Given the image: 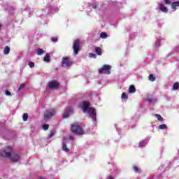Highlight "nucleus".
<instances>
[{
  "instance_id": "nucleus-1",
  "label": "nucleus",
  "mask_w": 179,
  "mask_h": 179,
  "mask_svg": "<svg viewBox=\"0 0 179 179\" xmlns=\"http://www.w3.org/2000/svg\"><path fill=\"white\" fill-rule=\"evenodd\" d=\"M13 150L10 147H6L3 150L0 152L1 157L9 159L10 162L16 163L20 159V156L17 154L12 153Z\"/></svg>"
},
{
  "instance_id": "nucleus-2",
  "label": "nucleus",
  "mask_w": 179,
  "mask_h": 179,
  "mask_svg": "<svg viewBox=\"0 0 179 179\" xmlns=\"http://www.w3.org/2000/svg\"><path fill=\"white\" fill-rule=\"evenodd\" d=\"M71 131L74 135H85V130L78 123H73L71 125Z\"/></svg>"
},
{
  "instance_id": "nucleus-3",
  "label": "nucleus",
  "mask_w": 179,
  "mask_h": 179,
  "mask_svg": "<svg viewBox=\"0 0 179 179\" xmlns=\"http://www.w3.org/2000/svg\"><path fill=\"white\" fill-rule=\"evenodd\" d=\"M99 73L101 75H110V73H111V66L104 64L102 68L99 69Z\"/></svg>"
},
{
  "instance_id": "nucleus-4",
  "label": "nucleus",
  "mask_w": 179,
  "mask_h": 179,
  "mask_svg": "<svg viewBox=\"0 0 179 179\" xmlns=\"http://www.w3.org/2000/svg\"><path fill=\"white\" fill-rule=\"evenodd\" d=\"M62 66L63 68H67V69H69L71 66H72V61H71V59L69 57H63L62 58Z\"/></svg>"
},
{
  "instance_id": "nucleus-5",
  "label": "nucleus",
  "mask_w": 179,
  "mask_h": 179,
  "mask_svg": "<svg viewBox=\"0 0 179 179\" xmlns=\"http://www.w3.org/2000/svg\"><path fill=\"white\" fill-rule=\"evenodd\" d=\"M73 49L75 55H78V54H79V51H80V40L76 39L74 41Z\"/></svg>"
},
{
  "instance_id": "nucleus-6",
  "label": "nucleus",
  "mask_w": 179,
  "mask_h": 179,
  "mask_svg": "<svg viewBox=\"0 0 179 179\" xmlns=\"http://www.w3.org/2000/svg\"><path fill=\"white\" fill-rule=\"evenodd\" d=\"M55 114L56 112L54 109L45 110L44 113V120H50V118H51V117H54Z\"/></svg>"
},
{
  "instance_id": "nucleus-7",
  "label": "nucleus",
  "mask_w": 179,
  "mask_h": 179,
  "mask_svg": "<svg viewBox=\"0 0 179 179\" xmlns=\"http://www.w3.org/2000/svg\"><path fill=\"white\" fill-rule=\"evenodd\" d=\"M87 112L88 113L90 117L96 121V109L94 108L90 107Z\"/></svg>"
},
{
  "instance_id": "nucleus-8",
  "label": "nucleus",
  "mask_w": 179,
  "mask_h": 179,
  "mask_svg": "<svg viewBox=\"0 0 179 179\" xmlns=\"http://www.w3.org/2000/svg\"><path fill=\"white\" fill-rule=\"evenodd\" d=\"M59 83L57 80H52L48 83L49 89H58Z\"/></svg>"
},
{
  "instance_id": "nucleus-9",
  "label": "nucleus",
  "mask_w": 179,
  "mask_h": 179,
  "mask_svg": "<svg viewBox=\"0 0 179 179\" xmlns=\"http://www.w3.org/2000/svg\"><path fill=\"white\" fill-rule=\"evenodd\" d=\"M90 106V103H89V102L87 101L83 102L82 108L84 113H86V111H87L89 108H90V107H89Z\"/></svg>"
},
{
  "instance_id": "nucleus-10",
  "label": "nucleus",
  "mask_w": 179,
  "mask_h": 179,
  "mask_svg": "<svg viewBox=\"0 0 179 179\" xmlns=\"http://www.w3.org/2000/svg\"><path fill=\"white\" fill-rule=\"evenodd\" d=\"M159 8L164 13H167L169 12V9H167V7H166V6L162 3L159 4Z\"/></svg>"
},
{
  "instance_id": "nucleus-11",
  "label": "nucleus",
  "mask_w": 179,
  "mask_h": 179,
  "mask_svg": "<svg viewBox=\"0 0 179 179\" xmlns=\"http://www.w3.org/2000/svg\"><path fill=\"white\" fill-rule=\"evenodd\" d=\"M73 111V109L72 108H69L66 113L63 114V118H68L69 115H71V113Z\"/></svg>"
},
{
  "instance_id": "nucleus-12",
  "label": "nucleus",
  "mask_w": 179,
  "mask_h": 179,
  "mask_svg": "<svg viewBox=\"0 0 179 179\" xmlns=\"http://www.w3.org/2000/svg\"><path fill=\"white\" fill-rule=\"evenodd\" d=\"M179 6V1H173L171 3V9H173L174 11L177 10V8Z\"/></svg>"
},
{
  "instance_id": "nucleus-13",
  "label": "nucleus",
  "mask_w": 179,
  "mask_h": 179,
  "mask_svg": "<svg viewBox=\"0 0 179 179\" xmlns=\"http://www.w3.org/2000/svg\"><path fill=\"white\" fill-rule=\"evenodd\" d=\"M136 92V88H135V85H130L129 87V93H135Z\"/></svg>"
},
{
  "instance_id": "nucleus-14",
  "label": "nucleus",
  "mask_w": 179,
  "mask_h": 179,
  "mask_svg": "<svg viewBox=\"0 0 179 179\" xmlns=\"http://www.w3.org/2000/svg\"><path fill=\"white\" fill-rule=\"evenodd\" d=\"M9 52H10V48H9V46H6L4 48L3 54H5L6 55H8Z\"/></svg>"
},
{
  "instance_id": "nucleus-15",
  "label": "nucleus",
  "mask_w": 179,
  "mask_h": 179,
  "mask_svg": "<svg viewBox=\"0 0 179 179\" xmlns=\"http://www.w3.org/2000/svg\"><path fill=\"white\" fill-rule=\"evenodd\" d=\"M62 150L66 152V153H68V152H69V149L68 148L66 143L65 142H63V147H62Z\"/></svg>"
},
{
  "instance_id": "nucleus-16",
  "label": "nucleus",
  "mask_w": 179,
  "mask_h": 179,
  "mask_svg": "<svg viewBox=\"0 0 179 179\" xmlns=\"http://www.w3.org/2000/svg\"><path fill=\"white\" fill-rule=\"evenodd\" d=\"M95 52L97 54V55H101V48L100 47H96Z\"/></svg>"
},
{
  "instance_id": "nucleus-17",
  "label": "nucleus",
  "mask_w": 179,
  "mask_h": 179,
  "mask_svg": "<svg viewBox=\"0 0 179 179\" xmlns=\"http://www.w3.org/2000/svg\"><path fill=\"white\" fill-rule=\"evenodd\" d=\"M148 78L151 82H155L156 80V77H155L153 74H150Z\"/></svg>"
},
{
  "instance_id": "nucleus-18",
  "label": "nucleus",
  "mask_w": 179,
  "mask_h": 179,
  "mask_svg": "<svg viewBox=\"0 0 179 179\" xmlns=\"http://www.w3.org/2000/svg\"><path fill=\"white\" fill-rule=\"evenodd\" d=\"M100 37H101V38H107V37H108L107 33L101 32L100 34Z\"/></svg>"
},
{
  "instance_id": "nucleus-19",
  "label": "nucleus",
  "mask_w": 179,
  "mask_h": 179,
  "mask_svg": "<svg viewBox=\"0 0 179 179\" xmlns=\"http://www.w3.org/2000/svg\"><path fill=\"white\" fill-rule=\"evenodd\" d=\"M179 84L178 82L175 83L173 86V90H178Z\"/></svg>"
},
{
  "instance_id": "nucleus-20",
  "label": "nucleus",
  "mask_w": 179,
  "mask_h": 179,
  "mask_svg": "<svg viewBox=\"0 0 179 179\" xmlns=\"http://www.w3.org/2000/svg\"><path fill=\"white\" fill-rule=\"evenodd\" d=\"M37 54L38 55H43V54H44V50H43L41 48H38L37 50Z\"/></svg>"
},
{
  "instance_id": "nucleus-21",
  "label": "nucleus",
  "mask_w": 179,
  "mask_h": 179,
  "mask_svg": "<svg viewBox=\"0 0 179 179\" xmlns=\"http://www.w3.org/2000/svg\"><path fill=\"white\" fill-rule=\"evenodd\" d=\"M23 121H27V118H29V114L24 113L22 115Z\"/></svg>"
},
{
  "instance_id": "nucleus-22",
  "label": "nucleus",
  "mask_w": 179,
  "mask_h": 179,
  "mask_svg": "<svg viewBox=\"0 0 179 179\" xmlns=\"http://www.w3.org/2000/svg\"><path fill=\"white\" fill-rule=\"evenodd\" d=\"M43 61H45V62H49L50 61V55H46L44 58H43Z\"/></svg>"
},
{
  "instance_id": "nucleus-23",
  "label": "nucleus",
  "mask_w": 179,
  "mask_h": 179,
  "mask_svg": "<svg viewBox=\"0 0 179 179\" xmlns=\"http://www.w3.org/2000/svg\"><path fill=\"white\" fill-rule=\"evenodd\" d=\"M49 128H50V125H48V124H44L43 125V129H44V131L48 130Z\"/></svg>"
},
{
  "instance_id": "nucleus-24",
  "label": "nucleus",
  "mask_w": 179,
  "mask_h": 179,
  "mask_svg": "<svg viewBox=\"0 0 179 179\" xmlns=\"http://www.w3.org/2000/svg\"><path fill=\"white\" fill-rule=\"evenodd\" d=\"M155 117L157 118L158 121H163V117H162V115L155 114Z\"/></svg>"
},
{
  "instance_id": "nucleus-25",
  "label": "nucleus",
  "mask_w": 179,
  "mask_h": 179,
  "mask_svg": "<svg viewBox=\"0 0 179 179\" xmlns=\"http://www.w3.org/2000/svg\"><path fill=\"white\" fill-rule=\"evenodd\" d=\"M25 86H26V84H24V83L21 84L18 88V92H20V90H22V89H24Z\"/></svg>"
},
{
  "instance_id": "nucleus-26",
  "label": "nucleus",
  "mask_w": 179,
  "mask_h": 179,
  "mask_svg": "<svg viewBox=\"0 0 179 179\" xmlns=\"http://www.w3.org/2000/svg\"><path fill=\"white\" fill-rule=\"evenodd\" d=\"M159 129H166L167 128V125H166V124H160V125L159 126Z\"/></svg>"
},
{
  "instance_id": "nucleus-27",
  "label": "nucleus",
  "mask_w": 179,
  "mask_h": 179,
  "mask_svg": "<svg viewBox=\"0 0 179 179\" xmlns=\"http://www.w3.org/2000/svg\"><path fill=\"white\" fill-rule=\"evenodd\" d=\"M122 99L127 100L128 99V94H125V93H122Z\"/></svg>"
},
{
  "instance_id": "nucleus-28",
  "label": "nucleus",
  "mask_w": 179,
  "mask_h": 179,
  "mask_svg": "<svg viewBox=\"0 0 179 179\" xmlns=\"http://www.w3.org/2000/svg\"><path fill=\"white\" fill-rule=\"evenodd\" d=\"M89 57H90V58H94V59L97 58V55H96V54H93V53H90Z\"/></svg>"
},
{
  "instance_id": "nucleus-29",
  "label": "nucleus",
  "mask_w": 179,
  "mask_h": 179,
  "mask_svg": "<svg viewBox=\"0 0 179 179\" xmlns=\"http://www.w3.org/2000/svg\"><path fill=\"white\" fill-rule=\"evenodd\" d=\"M55 135V130H52L50 134H49V138H52Z\"/></svg>"
},
{
  "instance_id": "nucleus-30",
  "label": "nucleus",
  "mask_w": 179,
  "mask_h": 179,
  "mask_svg": "<svg viewBox=\"0 0 179 179\" xmlns=\"http://www.w3.org/2000/svg\"><path fill=\"white\" fill-rule=\"evenodd\" d=\"M133 169L134 170V171H135L136 173H139V168H138V166H133Z\"/></svg>"
},
{
  "instance_id": "nucleus-31",
  "label": "nucleus",
  "mask_w": 179,
  "mask_h": 179,
  "mask_svg": "<svg viewBox=\"0 0 179 179\" xmlns=\"http://www.w3.org/2000/svg\"><path fill=\"white\" fill-rule=\"evenodd\" d=\"M29 66L31 67V68H34V62H30L29 64H28Z\"/></svg>"
},
{
  "instance_id": "nucleus-32",
  "label": "nucleus",
  "mask_w": 179,
  "mask_h": 179,
  "mask_svg": "<svg viewBox=\"0 0 179 179\" xmlns=\"http://www.w3.org/2000/svg\"><path fill=\"white\" fill-rule=\"evenodd\" d=\"M5 95L6 96H12V94L8 90L5 91Z\"/></svg>"
},
{
  "instance_id": "nucleus-33",
  "label": "nucleus",
  "mask_w": 179,
  "mask_h": 179,
  "mask_svg": "<svg viewBox=\"0 0 179 179\" xmlns=\"http://www.w3.org/2000/svg\"><path fill=\"white\" fill-rule=\"evenodd\" d=\"M165 5H170L171 3V1L170 0H164Z\"/></svg>"
},
{
  "instance_id": "nucleus-34",
  "label": "nucleus",
  "mask_w": 179,
  "mask_h": 179,
  "mask_svg": "<svg viewBox=\"0 0 179 179\" xmlns=\"http://www.w3.org/2000/svg\"><path fill=\"white\" fill-rule=\"evenodd\" d=\"M52 41H53V43H57L58 41V38L52 37Z\"/></svg>"
},
{
  "instance_id": "nucleus-35",
  "label": "nucleus",
  "mask_w": 179,
  "mask_h": 179,
  "mask_svg": "<svg viewBox=\"0 0 179 179\" xmlns=\"http://www.w3.org/2000/svg\"><path fill=\"white\" fill-rule=\"evenodd\" d=\"M69 139H71V141H73V136H69Z\"/></svg>"
},
{
  "instance_id": "nucleus-36",
  "label": "nucleus",
  "mask_w": 179,
  "mask_h": 179,
  "mask_svg": "<svg viewBox=\"0 0 179 179\" xmlns=\"http://www.w3.org/2000/svg\"><path fill=\"white\" fill-rule=\"evenodd\" d=\"M142 145H143V142H140V143H139V146H142Z\"/></svg>"
},
{
  "instance_id": "nucleus-37",
  "label": "nucleus",
  "mask_w": 179,
  "mask_h": 179,
  "mask_svg": "<svg viewBox=\"0 0 179 179\" xmlns=\"http://www.w3.org/2000/svg\"><path fill=\"white\" fill-rule=\"evenodd\" d=\"M107 179H114V178L112 176H109L108 178H107Z\"/></svg>"
},
{
  "instance_id": "nucleus-38",
  "label": "nucleus",
  "mask_w": 179,
  "mask_h": 179,
  "mask_svg": "<svg viewBox=\"0 0 179 179\" xmlns=\"http://www.w3.org/2000/svg\"><path fill=\"white\" fill-rule=\"evenodd\" d=\"M92 8H93L94 9H96L97 6H93Z\"/></svg>"
},
{
  "instance_id": "nucleus-39",
  "label": "nucleus",
  "mask_w": 179,
  "mask_h": 179,
  "mask_svg": "<svg viewBox=\"0 0 179 179\" xmlns=\"http://www.w3.org/2000/svg\"><path fill=\"white\" fill-rule=\"evenodd\" d=\"M178 50H179V45L177 46Z\"/></svg>"
},
{
  "instance_id": "nucleus-40",
  "label": "nucleus",
  "mask_w": 179,
  "mask_h": 179,
  "mask_svg": "<svg viewBox=\"0 0 179 179\" xmlns=\"http://www.w3.org/2000/svg\"><path fill=\"white\" fill-rule=\"evenodd\" d=\"M39 179H45L44 178H39Z\"/></svg>"
},
{
  "instance_id": "nucleus-41",
  "label": "nucleus",
  "mask_w": 179,
  "mask_h": 179,
  "mask_svg": "<svg viewBox=\"0 0 179 179\" xmlns=\"http://www.w3.org/2000/svg\"><path fill=\"white\" fill-rule=\"evenodd\" d=\"M0 179H2V178H0Z\"/></svg>"
}]
</instances>
